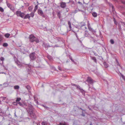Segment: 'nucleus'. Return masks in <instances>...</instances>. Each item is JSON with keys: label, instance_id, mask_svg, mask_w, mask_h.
I'll list each match as a JSON object with an SVG mask.
<instances>
[{"label": "nucleus", "instance_id": "obj_1", "mask_svg": "<svg viewBox=\"0 0 125 125\" xmlns=\"http://www.w3.org/2000/svg\"><path fill=\"white\" fill-rule=\"evenodd\" d=\"M29 38L30 41L31 42H35L36 43H38L39 42V39L33 34L30 35Z\"/></svg>", "mask_w": 125, "mask_h": 125}, {"label": "nucleus", "instance_id": "obj_2", "mask_svg": "<svg viewBox=\"0 0 125 125\" xmlns=\"http://www.w3.org/2000/svg\"><path fill=\"white\" fill-rule=\"evenodd\" d=\"M29 57L30 61L32 62L36 58V53L35 52L31 53L29 55Z\"/></svg>", "mask_w": 125, "mask_h": 125}, {"label": "nucleus", "instance_id": "obj_3", "mask_svg": "<svg viewBox=\"0 0 125 125\" xmlns=\"http://www.w3.org/2000/svg\"><path fill=\"white\" fill-rule=\"evenodd\" d=\"M18 103V104L20 106L25 108H27L28 104L25 103V101L22 100Z\"/></svg>", "mask_w": 125, "mask_h": 125}, {"label": "nucleus", "instance_id": "obj_4", "mask_svg": "<svg viewBox=\"0 0 125 125\" xmlns=\"http://www.w3.org/2000/svg\"><path fill=\"white\" fill-rule=\"evenodd\" d=\"M33 67L36 68H42L45 67V65L41 62H40L38 63L37 62H36L33 65Z\"/></svg>", "mask_w": 125, "mask_h": 125}, {"label": "nucleus", "instance_id": "obj_5", "mask_svg": "<svg viewBox=\"0 0 125 125\" xmlns=\"http://www.w3.org/2000/svg\"><path fill=\"white\" fill-rule=\"evenodd\" d=\"M27 107H28V112L29 114L32 113V112H35V109L32 105L28 104V105Z\"/></svg>", "mask_w": 125, "mask_h": 125}, {"label": "nucleus", "instance_id": "obj_6", "mask_svg": "<svg viewBox=\"0 0 125 125\" xmlns=\"http://www.w3.org/2000/svg\"><path fill=\"white\" fill-rule=\"evenodd\" d=\"M16 14L19 17H20L22 18H23L25 15V13L23 12H22L20 11H17L16 12Z\"/></svg>", "mask_w": 125, "mask_h": 125}, {"label": "nucleus", "instance_id": "obj_7", "mask_svg": "<svg viewBox=\"0 0 125 125\" xmlns=\"http://www.w3.org/2000/svg\"><path fill=\"white\" fill-rule=\"evenodd\" d=\"M85 23L84 22H81L78 25H77L76 28L79 29H81L82 27L85 26Z\"/></svg>", "mask_w": 125, "mask_h": 125}, {"label": "nucleus", "instance_id": "obj_8", "mask_svg": "<svg viewBox=\"0 0 125 125\" xmlns=\"http://www.w3.org/2000/svg\"><path fill=\"white\" fill-rule=\"evenodd\" d=\"M38 14L40 16L43 18H45L46 17L45 15L44 14L42 10L41 9H38L37 10Z\"/></svg>", "mask_w": 125, "mask_h": 125}, {"label": "nucleus", "instance_id": "obj_9", "mask_svg": "<svg viewBox=\"0 0 125 125\" xmlns=\"http://www.w3.org/2000/svg\"><path fill=\"white\" fill-rule=\"evenodd\" d=\"M15 63L17 64L18 67H21L22 66L21 63L16 58V59H14Z\"/></svg>", "mask_w": 125, "mask_h": 125}, {"label": "nucleus", "instance_id": "obj_10", "mask_svg": "<svg viewBox=\"0 0 125 125\" xmlns=\"http://www.w3.org/2000/svg\"><path fill=\"white\" fill-rule=\"evenodd\" d=\"M31 117L33 118L34 120H36L37 116L35 114V112H32V113L29 114Z\"/></svg>", "mask_w": 125, "mask_h": 125}, {"label": "nucleus", "instance_id": "obj_11", "mask_svg": "<svg viewBox=\"0 0 125 125\" xmlns=\"http://www.w3.org/2000/svg\"><path fill=\"white\" fill-rule=\"evenodd\" d=\"M87 81L90 84H93L94 82V81L93 80L91 77H87Z\"/></svg>", "mask_w": 125, "mask_h": 125}, {"label": "nucleus", "instance_id": "obj_12", "mask_svg": "<svg viewBox=\"0 0 125 125\" xmlns=\"http://www.w3.org/2000/svg\"><path fill=\"white\" fill-rule=\"evenodd\" d=\"M42 46L44 47L46 50L47 49L48 47H51L49 45V43H46L44 42L43 43Z\"/></svg>", "mask_w": 125, "mask_h": 125}, {"label": "nucleus", "instance_id": "obj_13", "mask_svg": "<svg viewBox=\"0 0 125 125\" xmlns=\"http://www.w3.org/2000/svg\"><path fill=\"white\" fill-rule=\"evenodd\" d=\"M66 6V3L65 2H62L60 3V7L62 8H64Z\"/></svg>", "mask_w": 125, "mask_h": 125}, {"label": "nucleus", "instance_id": "obj_14", "mask_svg": "<svg viewBox=\"0 0 125 125\" xmlns=\"http://www.w3.org/2000/svg\"><path fill=\"white\" fill-rule=\"evenodd\" d=\"M6 113L4 112L0 108V116L3 117L5 115Z\"/></svg>", "mask_w": 125, "mask_h": 125}, {"label": "nucleus", "instance_id": "obj_15", "mask_svg": "<svg viewBox=\"0 0 125 125\" xmlns=\"http://www.w3.org/2000/svg\"><path fill=\"white\" fill-rule=\"evenodd\" d=\"M76 87V89L78 90H79L81 92L83 93L84 92V91L82 89H81L79 86L77 85Z\"/></svg>", "mask_w": 125, "mask_h": 125}, {"label": "nucleus", "instance_id": "obj_16", "mask_svg": "<svg viewBox=\"0 0 125 125\" xmlns=\"http://www.w3.org/2000/svg\"><path fill=\"white\" fill-rule=\"evenodd\" d=\"M78 11H81V12H83V13H84V15L85 14V13L84 11H83L82 10H80L79 9H78L77 8L74 11V13H77Z\"/></svg>", "mask_w": 125, "mask_h": 125}, {"label": "nucleus", "instance_id": "obj_17", "mask_svg": "<svg viewBox=\"0 0 125 125\" xmlns=\"http://www.w3.org/2000/svg\"><path fill=\"white\" fill-rule=\"evenodd\" d=\"M41 105L43 107H44V108H45V109L47 110H49V111H51V109L50 108H49L46 106L44 105L43 104H42V105Z\"/></svg>", "mask_w": 125, "mask_h": 125}, {"label": "nucleus", "instance_id": "obj_18", "mask_svg": "<svg viewBox=\"0 0 125 125\" xmlns=\"http://www.w3.org/2000/svg\"><path fill=\"white\" fill-rule=\"evenodd\" d=\"M56 38V40L58 41H61L62 42H63L64 41L63 39L62 38H60V37H58V38Z\"/></svg>", "mask_w": 125, "mask_h": 125}, {"label": "nucleus", "instance_id": "obj_19", "mask_svg": "<svg viewBox=\"0 0 125 125\" xmlns=\"http://www.w3.org/2000/svg\"><path fill=\"white\" fill-rule=\"evenodd\" d=\"M0 60L1 61V62H0V64L1 65H2L3 63V61L4 60V58L3 57H1L0 58Z\"/></svg>", "mask_w": 125, "mask_h": 125}, {"label": "nucleus", "instance_id": "obj_20", "mask_svg": "<svg viewBox=\"0 0 125 125\" xmlns=\"http://www.w3.org/2000/svg\"><path fill=\"white\" fill-rule=\"evenodd\" d=\"M90 31L92 32H96V31L93 29V28H91V27H90L89 28H88Z\"/></svg>", "mask_w": 125, "mask_h": 125}, {"label": "nucleus", "instance_id": "obj_21", "mask_svg": "<svg viewBox=\"0 0 125 125\" xmlns=\"http://www.w3.org/2000/svg\"><path fill=\"white\" fill-rule=\"evenodd\" d=\"M30 18V14H28L26 15L24 17L23 19H26L27 18L29 19Z\"/></svg>", "mask_w": 125, "mask_h": 125}, {"label": "nucleus", "instance_id": "obj_22", "mask_svg": "<svg viewBox=\"0 0 125 125\" xmlns=\"http://www.w3.org/2000/svg\"><path fill=\"white\" fill-rule=\"evenodd\" d=\"M71 3V4L72 6H74L75 4H74V2L72 0H70L69 1V2H68V3Z\"/></svg>", "mask_w": 125, "mask_h": 125}, {"label": "nucleus", "instance_id": "obj_23", "mask_svg": "<svg viewBox=\"0 0 125 125\" xmlns=\"http://www.w3.org/2000/svg\"><path fill=\"white\" fill-rule=\"evenodd\" d=\"M91 59H92L93 60L94 62L95 63H96L97 62V60L96 58L95 57H91Z\"/></svg>", "mask_w": 125, "mask_h": 125}, {"label": "nucleus", "instance_id": "obj_24", "mask_svg": "<svg viewBox=\"0 0 125 125\" xmlns=\"http://www.w3.org/2000/svg\"><path fill=\"white\" fill-rule=\"evenodd\" d=\"M3 38V36L2 35H0V45H1V43Z\"/></svg>", "mask_w": 125, "mask_h": 125}, {"label": "nucleus", "instance_id": "obj_25", "mask_svg": "<svg viewBox=\"0 0 125 125\" xmlns=\"http://www.w3.org/2000/svg\"><path fill=\"white\" fill-rule=\"evenodd\" d=\"M57 15L59 17V19H60L61 18V12L60 11H59L57 13Z\"/></svg>", "mask_w": 125, "mask_h": 125}, {"label": "nucleus", "instance_id": "obj_26", "mask_svg": "<svg viewBox=\"0 0 125 125\" xmlns=\"http://www.w3.org/2000/svg\"><path fill=\"white\" fill-rule=\"evenodd\" d=\"M68 24L69 26V28L70 29V31L71 30L72 27L71 26V22L69 21H68Z\"/></svg>", "mask_w": 125, "mask_h": 125}, {"label": "nucleus", "instance_id": "obj_27", "mask_svg": "<svg viewBox=\"0 0 125 125\" xmlns=\"http://www.w3.org/2000/svg\"><path fill=\"white\" fill-rule=\"evenodd\" d=\"M89 34L88 32V31H85L84 35L85 36L87 37L88 36Z\"/></svg>", "mask_w": 125, "mask_h": 125}, {"label": "nucleus", "instance_id": "obj_28", "mask_svg": "<svg viewBox=\"0 0 125 125\" xmlns=\"http://www.w3.org/2000/svg\"><path fill=\"white\" fill-rule=\"evenodd\" d=\"M6 3L7 6L10 8V7L12 6L11 4H10V3L7 2V1H6Z\"/></svg>", "mask_w": 125, "mask_h": 125}, {"label": "nucleus", "instance_id": "obj_29", "mask_svg": "<svg viewBox=\"0 0 125 125\" xmlns=\"http://www.w3.org/2000/svg\"><path fill=\"white\" fill-rule=\"evenodd\" d=\"M92 14L93 16L94 17H96L97 16V13L95 12H93V13H92Z\"/></svg>", "mask_w": 125, "mask_h": 125}, {"label": "nucleus", "instance_id": "obj_30", "mask_svg": "<svg viewBox=\"0 0 125 125\" xmlns=\"http://www.w3.org/2000/svg\"><path fill=\"white\" fill-rule=\"evenodd\" d=\"M103 64L105 67L107 68L108 67V64L106 62H104Z\"/></svg>", "mask_w": 125, "mask_h": 125}, {"label": "nucleus", "instance_id": "obj_31", "mask_svg": "<svg viewBox=\"0 0 125 125\" xmlns=\"http://www.w3.org/2000/svg\"><path fill=\"white\" fill-rule=\"evenodd\" d=\"M47 58L48 59L51 61H52L53 60V59L52 58V57L50 56H47Z\"/></svg>", "mask_w": 125, "mask_h": 125}, {"label": "nucleus", "instance_id": "obj_32", "mask_svg": "<svg viewBox=\"0 0 125 125\" xmlns=\"http://www.w3.org/2000/svg\"><path fill=\"white\" fill-rule=\"evenodd\" d=\"M21 100V98L20 97H18L16 99V102L18 103V102H19Z\"/></svg>", "mask_w": 125, "mask_h": 125}, {"label": "nucleus", "instance_id": "obj_33", "mask_svg": "<svg viewBox=\"0 0 125 125\" xmlns=\"http://www.w3.org/2000/svg\"><path fill=\"white\" fill-rule=\"evenodd\" d=\"M41 124L42 125H47V123L46 121H43L42 123Z\"/></svg>", "mask_w": 125, "mask_h": 125}, {"label": "nucleus", "instance_id": "obj_34", "mask_svg": "<svg viewBox=\"0 0 125 125\" xmlns=\"http://www.w3.org/2000/svg\"><path fill=\"white\" fill-rule=\"evenodd\" d=\"M85 112H84V111H83L82 112V114H81V115L83 117L85 116Z\"/></svg>", "mask_w": 125, "mask_h": 125}, {"label": "nucleus", "instance_id": "obj_35", "mask_svg": "<svg viewBox=\"0 0 125 125\" xmlns=\"http://www.w3.org/2000/svg\"><path fill=\"white\" fill-rule=\"evenodd\" d=\"M2 45L4 47H7L8 46V44L7 43H3Z\"/></svg>", "mask_w": 125, "mask_h": 125}, {"label": "nucleus", "instance_id": "obj_36", "mask_svg": "<svg viewBox=\"0 0 125 125\" xmlns=\"http://www.w3.org/2000/svg\"><path fill=\"white\" fill-rule=\"evenodd\" d=\"M10 35V34L8 33H6L5 35V37L7 38H8L9 37Z\"/></svg>", "mask_w": 125, "mask_h": 125}, {"label": "nucleus", "instance_id": "obj_37", "mask_svg": "<svg viewBox=\"0 0 125 125\" xmlns=\"http://www.w3.org/2000/svg\"><path fill=\"white\" fill-rule=\"evenodd\" d=\"M120 74L122 77L125 81V76L123 74H122L121 73H120Z\"/></svg>", "mask_w": 125, "mask_h": 125}, {"label": "nucleus", "instance_id": "obj_38", "mask_svg": "<svg viewBox=\"0 0 125 125\" xmlns=\"http://www.w3.org/2000/svg\"><path fill=\"white\" fill-rule=\"evenodd\" d=\"M10 9L13 12H14L15 11V10H14V7L13 6H12L10 7Z\"/></svg>", "mask_w": 125, "mask_h": 125}, {"label": "nucleus", "instance_id": "obj_39", "mask_svg": "<svg viewBox=\"0 0 125 125\" xmlns=\"http://www.w3.org/2000/svg\"><path fill=\"white\" fill-rule=\"evenodd\" d=\"M14 88L15 89H18L19 88V86L18 85H15L14 86Z\"/></svg>", "mask_w": 125, "mask_h": 125}, {"label": "nucleus", "instance_id": "obj_40", "mask_svg": "<svg viewBox=\"0 0 125 125\" xmlns=\"http://www.w3.org/2000/svg\"><path fill=\"white\" fill-rule=\"evenodd\" d=\"M110 42L112 44H113L115 42L113 39H111L110 40Z\"/></svg>", "mask_w": 125, "mask_h": 125}, {"label": "nucleus", "instance_id": "obj_41", "mask_svg": "<svg viewBox=\"0 0 125 125\" xmlns=\"http://www.w3.org/2000/svg\"><path fill=\"white\" fill-rule=\"evenodd\" d=\"M33 9V7L32 6H30L29 7L28 9L30 11H31Z\"/></svg>", "mask_w": 125, "mask_h": 125}, {"label": "nucleus", "instance_id": "obj_42", "mask_svg": "<svg viewBox=\"0 0 125 125\" xmlns=\"http://www.w3.org/2000/svg\"><path fill=\"white\" fill-rule=\"evenodd\" d=\"M69 58L71 60V61L72 62L74 63L75 62L74 61L72 57L71 56H70V57H69Z\"/></svg>", "mask_w": 125, "mask_h": 125}, {"label": "nucleus", "instance_id": "obj_43", "mask_svg": "<svg viewBox=\"0 0 125 125\" xmlns=\"http://www.w3.org/2000/svg\"><path fill=\"white\" fill-rule=\"evenodd\" d=\"M34 99L35 101L37 103V104H38V101L37 100V98H36L35 97H34Z\"/></svg>", "mask_w": 125, "mask_h": 125}, {"label": "nucleus", "instance_id": "obj_44", "mask_svg": "<svg viewBox=\"0 0 125 125\" xmlns=\"http://www.w3.org/2000/svg\"><path fill=\"white\" fill-rule=\"evenodd\" d=\"M113 19L115 24L116 25H117V22L116 21L115 19L114 18Z\"/></svg>", "mask_w": 125, "mask_h": 125}, {"label": "nucleus", "instance_id": "obj_45", "mask_svg": "<svg viewBox=\"0 0 125 125\" xmlns=\"http://www.w3.org/2000/svg\"><path fill=\"white\" fill-rule=\"evenodd\" d=\"M78 3H79L80 5L81 6V7H82V8L83 7V4L81 2H80V1H79L78 2Z\"/></svg>", "mask_w": 125, "mask_h": 125}, {"label": "nucleus", "instance_id": "obj_46", "mask_svg": "<svg viewBox=\"0 0 125 125\" xmlns=\"http://www.w3.org/2000/svg\"><path fill=\"white\" fill-rule=\"evenodd\" d=\"M62 125H69L67 122L63 121V124Z\"/></svg>", "mask_w": 125, "mask_h": 125}, {"label": "nucleus", "instance_id": "obj_47", "mask_svg": "<svg viewBox=\"0 0 125 125\" xmlns=\"http://www.w3.org/2000/svg\"><path fill=\"white\" fill-rule=\"evenodd\" d=\"M30 15L31 17H33L34 15V13L32 12L30 14Z\"/></svg>", "mask_w": 125, "mask_h": 125}, {"label": "nucleus", "instance_id": "obj_48", "mask_svg": "<svg viewBox=\"0 0 125 125\" xmlns=\"http://www.w3.org/2000/svg\"><path fill=\"white\" fill-rule=\"evenodd\" d=\"M121 23L123 26L125 27V22H121ZM124 30L125 31V29H124Z\"/></svg>", "mask_w": 125, "mask_h": 125}, {"label": "nucleus", "instance_id": "obj_49", "mask_svg": "<svg viewBox=\"0 0 125 125\" xmlns=\"http://www.w3.org/2000/svg\"><path fill=\"white\" fill-rule=\"evenodd\" d=\"M4 10L1 7H0V11L2 12L4 11Z\"/></svg>", "mask_w": 125, "mask_h": 125}, {"label": "nucleus", "instance_id": "obj_50", "mask_svg": "<svg viewBox=\"0 0 125 125\" xmlns=\"http://www.w3.org/2000/svg\"><path fill=\"white\" fill-rule=\"evenodd\" d=\"M17 102H14L13 103V104L15 105H18Z\"/></svg>", "mask_w": 125, "mask_h": 125}, {"label": "nucleus", "instance_id": "obj_51", "mask_svg": "<svg viewBox=\"0 0 125 125\" xmlns=\"http://www.w3.org/2000/svg\"><path fill=\"white\" fill-rule=\"evenodd\" d=\"M109 5L110 7H111L112 8L114 6L112 4L109 3Z\"/></svg>", "mask_w": 125, "mask_h": 125}, {"label": "nucleus", "instance_id": "obj_52", "mask_svg": "<svg viewBox=\"0 0 125 125\" xmlns=\"http://www.w3.org/2000/svg\"><path fill=\"white\" fill-rule=\"evenodd\" d=\"M78 107L79 109L81 110L82 111H84V112H85V111H86V110H85L83 109L81 107Z\"/></svg>", "mask_w": 125, "mask_h": 125}, {"label": "nucleus", "instance_id": "obj_53", "mask_svg": "<svg viewBox=\"0 0 125 125\" xmlns=\"http://www.w3.org/2000/svg\"><path fill=\"white\" fill-rule=\"evenodd\" d=\"M118 28H119V29L120 30H121V25H120V24H119L118 25Z\"/></svg>", "mask_w": 125, "mask_h": 125}, {"label": "nucleus", "instance_id": "obj_54", "mask_svg": "<svg viewBox=\"0 0 125 125\" xmlns=\"http://www.w3.org/2000/svg\"><path fill=\"white\" fill-rule=\"evenodd\" d=\"M58 69L60 71H62V69L61 68V67L60 66H58Z\"/></svg>", "mask_w": 125, "mask_h": 125}, {"label": "nucleus", "instance_id": "obj_55", "mask_svg": "<svg viewBox=\"0 0 125 125\" xmlns=\"http://www.w3.org/2000/svg\"><path fill=\"white\" fill-rule=\"evenodd\" d=\"M63 124V121H62V122H60L58 124H57V125H62Z\"/></svg>", "mask_w": 125, "mask_h": 125}, {"label": "nucleus", "instance_id": "obj_56", "mask_svg": "<svg viewBox=\"0 0 125 125\" xmlns=\"http://www.w3.org/2000/svg\"><path fill=\"white\" fill-rule=\"evenodd\" d=\"M26 87L28 90H30V86L29 85H27L26 86Z\"/></svg>", "mask_w": 125, "mask_h": 125}, {"label": "nucleus", "instance_id": "obj_57", "mask_svg": "<svg viewBox=\"0 0 125 125\" xmlns=\"http://www.w3.org/2000/svg\"><path fill=\"white\" fill-rule=\"evenodd\" d=\"M6 98L5 97H1L0 98V99H1V98H2V99H3V100H5V99Z\"/></svg>", "mask_w": 125, "mask_h": 125}, {"label": "nucleus", "instance_id": "obj_58", "mask_svg": "<svg viewBox=\"0 0 125 125\" xmlns=\"http://www.w3.org/2000/svg\"><path fill=\"white\" fill-rule=\"evenodd\" d=\"M87 25H88V28H89L90 27H91L90 26V24L89 23V21H88Z\"/></svg>", "mask_w": 125, "mask_h": 125}, {"label": "nucleus", "instance_id": "obj_59", "mask_svg": "<svg viewBox=\"0 0 125 125\" xmlns=\"http://www.w3.org/2000/svg\"><path fill=\"white\" fill-rule=\"evenodd\" d=\"M71 85H72V86H75V87H76V86H77V85L74 84V83H72L71 84Z\"/></svg>", "mask_w": 125, "mask_h": 125}, {"label": "nucleus", "instance_id": "obj_60", "mask_svg": "<svg viewBox=\"0 0 125 125\" xmlns=\"http://www.w3.org/2000/svg\"><path fill=\"white\" fill-rule=\"evenodd\" d=\"M38 8V6H37V5H36L34 9L37 10Z\"/></svg>", "mask_w": 125, "mask_h": 125}, {"label": "nucleus", "instance_id": "obj_61", "mask_svg": "<svg viewBox=\"0 0 125 125\" xmlns=\"http://www.w3.org/2000/svg\"><path fill=\"white\" fill-rule=\"evenodd\" d=\"M94 43H96L97 42V41L95 40L94 39L93 40Z\"/></svg>", "mask_w": 125, "mask_h": 125}, {"label": "nucleus", "instance_id": "obj_62", "mask_svg": "<svg viewBox=\"0 0 125 125\" xmlns=\"http://www.w3.org/2000/svg\"><path fill=\"white\" fill-rule=\"evenodd\" d=\"M93 52L94 53V55H95V56H98V54H96V53L94 51Z\"/></svg>", "mask_w": 125, "mask_h": 125}, {"label": "nucleus", "instance_id": "obj_63", "mask_svg": "<svg viewBox=\"0 0 125 125\" xmlns=\"http://www.w3.org/2000/svg\"><path fill=\"white\" fill-rule=\"evenodd\" d=\"M25 5L27 6H28L29 5V3H25Z\"/></svg>", "mask_w": 125, "mask_h": 125}, {"label": "nucleus", "instance_id": "obj_64", "mask_svg": "<svg viewBox=\"0 0 125 125\" xmlns=\"http://www.w3.org/2000/svg\"><path fill=\"white\" fill-rule=\"evenodd\" d=\"M112 10L113 12L115 11V9L114 8V7H113L112 8Z\"/></svg>", "mask_w": 125, "mask_h": 125}]
</instances>
